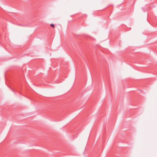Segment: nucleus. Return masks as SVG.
I'll use <instances>...</instances> for the list:
<instances>
[{"instance_id":"obj_1","label":"nucleus","mask_w":157,"mask_h":157,"mask_svg":"<svg viewBox=\"0 0 157 157\" xmlns=\"http://www.w3.org/2000/svg\"><path fill=\"white\" fill-rule=\"evenodd\" d=\"M50 25L51 27H52L53 28H54L55 27V26L54 25H53V24H52Z\"/></svg>"}]
</instances>
